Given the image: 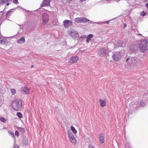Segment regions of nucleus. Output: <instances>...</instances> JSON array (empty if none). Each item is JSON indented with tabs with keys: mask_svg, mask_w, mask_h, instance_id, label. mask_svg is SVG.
<instances>
[{
	"mask_svg": "<svg viewBox=\"0 0 148 148\" xmlns=\"http://www.w3.org/2000/svg\"><path fill=\"white\" fill-rule=\"evenodd\" d=\"M93 37V35L92 34H90L87 37L86 42H88L91 38Z\"/></svg>",
	"mask_w": 148,
	"mask_h": 148,
	"instance_id": "4468645a",
	"label": "nucleus"
},
{
	"mask_svg": "<svg viewBox=\"0 0 148 148\" xmlns=\"http://www.w3.org/2000/svg\"><path fill=\"white\" fill-rule=\"evenodd\" d=\"M147 42L145 41H143L141 42L140 49L142 52H144L148 50V46L147 45Z\"/></svg>",
	"mask_w": 148,
	"mask_h": 148,
	"instance_id": "f03ea898",
	"label": "nucleus"
},
{
	"mask_svg": "<svg viewBox=\"0 0 148 148\" xmlns=\"http://www.w3.org/2000/svg\"><path fill=\"white\" fill-rule=\"evenodd\" d=\"M25 41L24 37H22L20 39L18 40L17 42L18 43L22 44L23 43L25 42Z\"/></svg>",
	"mask_w": 148,
	"mask_h": 148,
	"instance_id": "ddd939ff",
	"label": "nucleus"
},
{
	"mask_svg": "<svg viewBox=\"0 0 148 148\" xmlns=\"http://www.w3.org/2000/svg\"><path fill=\"white\" fill-rule=\"evenodd\" d=\"M1 36H0V41H2V44H3V42H4V41L3 40H1ZM5 42H4V43Z\"/></svg>",
	"mask_w": 148,
	"mask_h": 148,
	"instance_id": "393cba45",
	"label": "nucleus"
},
{
	"mask_svg": "<svg viewBox=\"0 0 148 148\" xmlns=\"http://www.w3.org/2000/svg\"><path fill=\"white\" fill-rule=\"evenodd\" d=\"M75 22L79 23L88 22L89 21V20L84 17L77 18H75Z\"/></svg>",
	"mask_w": 148,
	"mask_h": 148,
	"instance_id": "20e7f679",
	"label": "nucleus"
},
{
	"mask_svg": "<svg viewBox=\"0 0 148 148\" xmlns=\"http://www.w3.org/2000/svg\"><path fill=\"white\" fill-rule=\"evenodd\" d=\"M12 105L14 110L17 111L20 110L22 108V103L20 99H15L13 101Z\"/></svg>",
	"mask_w": 148,
	"mask_h": 148,
	"instance_id": "f257e3e1",
	"label": "nucleus"
},
{
	"mask_svg": "<svg viewBox=\"0 0 148 148\" xmlns=\"http://www.w3.org/2000/svg\"><path fill=\"white\" fill-rule=\"evenodd\" d=\"M99 141L101 143L103 144L104 141V137L102 134H100L99 135Z\"/></svg>",
	"mask_w": 148,
	"mask_h": 148,
	"instance_id": "9b49d317",
	"label": "nucleus"
},
{
	"mask_svg": "<svg viewBox=\"0 0 148 148\" xmlns=\"http://www.w3.org/2000/svg\"><path fill=\"white\" fill-rule=\"evenodd\" d=\"M0 43L1 44H2V41H0Z\"/></svg>",
	"mask_w": 148,
	"mask_h": 148,
	"instance_id": "2f4dec72",
	"label": "nucleus"
},
{
	"mask_svg": "<svg viewBox=\"0 0 148 148\" xmlns=\"http://www.w3.org/2000/svg\"><path fill=\"white\" fill-rule=\"evenodd\" d=\"M0 120L1 122L3 123H5L6 121V120L4 117L1 116L0 117Z\"/></svg>",
	"mask_w": 148,
	"mask_h": 148,
	"instance_id": "a211bd4d",
	"label": "nucleus"
},
{
	"mask_svg": "<svg viewBox=\"0 0 148 148\" xmlns=\"http://www.w3.org/2000/svg\"><path fill=\"white\" fill-rule=\"evenodd\" d=\"M16 115L20 118H22L23 117L22 114L20 112H17Z\"/></svg>",
	"mask_w": 148,
	"mask_h": 148,
	"instance_id": "f3484780",
	"label": "nucleus"
},
{
	"mask_svg": "<svg viewBox=\"0 0 148 148\" xmlns=\"http://www.w3.org/2000/svg\"><path fill=\"white\" fill-rule=\"evenodd\" d=\"M71 129L74 134H75L77 133V131L76 130L74 127L72 126L71 127Z\"/></svg>",
	"mask_w": 148,
	"mask_h": 148,
	"instance_id": "2eb2a0df",
	"label": "nucleus"
},
{
	"mask_svg": "<svg viewBox=\"0 0 148 148\" xmlns=\"http://www.w3.org/2000/svg\"><path fill=\"white\" fill-rule=\"evenodd\" d=\"M78 58L77 56L72 57L70 58L69 61V63L72 64L77 62L78 60Z\"/></svg>",
	"mask_w": 148,
	"mask_h": 148,
	"instance_id": "423d86ee",
	"label": "nucleus"
},
{
	"mask_svg": "<svg viewBox=\"0 0 148 148\" xmlns=\"http://www.w3.org/2000/svg\"><path fill=\"white\" fill-rule=\"evenodd\" d=\"M99 102L100 103V106L101 107H104L106 106V102L105 99H99Z\"/></svg>",
	"mask_w": 148,
	"mask_h": 148,
	"instance_id": "1a4fd4ad",
	"label": "nucleus"
},
{
	"mask_svg": "<svg viewBox=\"0 0 148 148\" xmlns=\"http://www.w3.org/2000/svg\"><path fill=\"white\" fill-rule=\"evenodd\" d=\"M139 35L140 36H141V34H139Z\"/></svg>",
	"mask_w": 148,
	"mask_h": 148,
	"instance_id": "72a5a7b5",
	"label": "nucleus"
},
{
	"mask_svg": "<svg viewBox=\"0 0 148 148\" xmlns=\"http://www.w3.org/2000/svg\"><path fill=\"white\" fill-rule=\"evenodd\" d=\"M146 14V13L144 11H143L141 13V15L143 16H144Z\"/></svg>",
	"mask_w": 148,
	"mask_h": 148,
	"instance_id": "412c9836",
	"label": "nucleus"
},
{
	"mask_svg": "<svg viewBox=\"0 0 148 148\" xmlns=\"http://www.w3.org/2000/svg\"><path fill=\"white\" fill-rule=\"evenodd\" d=\"M50 1L49 0H44L41 6L44 7L49 5L50 4Z\"/></svg>",
	"mask_w": 148,
	"mask_h": 148,
	"instance_id": "f8f14e48",
	"label": "nucleus"
},
{
	"mask_svg": "<svg viewBox=\"0 0 148 148\" xmlns=\"http://www.w3.org/2000/svg\"><path fill=\"white\" fill-rule=\"evenodd\" d=\"M12 13V12L11 11L8 12L6 14V17H9L11 14L10 13Z\"/></svg>",
	"mask_w": 148,
	"mask_h": 148,
	"instance_id": "6ab92c4d",
	"label": "nucleus"
},
{
	"mask_svg": "<svg viewBox=\"0 0 148 148\" xmlns=\"http://www.w3.org/2000/svg\"><path fill=\"white\" fill-rule=\"evenodd\" d=\"M146 6L147 9H148V3H146Z\"/></svg>",
	"mask_w": 148,
	"mask_h": 148,
	"instance_id": "bb28decb",
	"label": "nucleus"
},
{
	"mask_svg": "<svg viewBox=\"0 0 148 148\" xmlns=\"http://www.w3.org/2000/svg\"><path fill=\"white\" fill-rule=\"evenodd\" d=\"M129 58H127L126 60V61L127 62H128V60H129Z\"/></svg>",
	"mask_w": 148,
	"mask_h": 148,
	"instance_id": "c756f323",
	"label": "nucleus"
},
{
	"mask_svg": "<svg viewBox=\"0 0 148 148\" xmlns=\"http://www.w3.org/2000/svg\"><path fill=\"white\" fill-rule=\"evenodd\" d=\"M89 148H94V147L91 145H90L88 147Z\"/></svg>",
	"mask_w": 148,
	"mask_h": 148,
	"instance_id": "b1692460",
	"label": "nucleus"
},
{
	"mask_svg": "<svg viewBox=\"0 0 148 148\" xmlns=\"http://www.w3.org/2000/svg\"><path fill=\"white\" fill-rule=\"evenodd\" d=\"M15 134L16 135L18 136L19 134L18 132V131H16L15 132Z\"/></svg>",
	"mask_w": 148,
	"mask_h": 148,
	"instance_id": "4be33fe9",
	"label": "nucleus"
},
{
	"mask_svg": "<svg viewBox=\"0 0 148 148\" xmlns=\"http://www.w3.org/2000/svg\"><path fill=\"white\" fill-rule=\"evenodd\" d=\"M69 138L70 141L73 144L75 145L76 144V140L72 134H69Z\"/></svg>",
	"mask_w": 148,
	"mask_h": 148,
	"instance_id": "39448f33",
	"label": "nucleus"
},
{
	"mask_svg": "<svg viewBox=\"0 0 148 148\" xmlns=\"http://www.w3.org/2000/svg\"><path fill=\"white\" fill-rule=\"evenodd\" d=\"M126 24H124V27H126Z\"/></svg>",
	"mask_w": 148,
	"mask_h": 148,
	"instance_id": "c85d7f7f",
	"label": "nucleus"
},
{
	"mask_svg": "<svg viewBox=\"0 0 148 148\" xmlns=\"http://www.w3.org/2000/svg\"><path fill=\"white\" fill-rule=\"evenodd\" d=\"M9 1V0H0V4H5Z\"/></svg>",
	"mask_w": 148,
	"mask_h": 148,
	"instance_id": "dca6fc26",
	"label": "nucleus"
},
{
	"mask_svg": "<svg viewBox=\"0 0 148 148\" xmlns=\"http://www.w3.org/2000/svg\"><path fill=\"white\" fill-rule=\"evenodd\" d=\"M9 3H7L6 5H7L8 6L9 5Z\"/></svg>",
	"mask_w": 148,
	"mask_h": 148,
	"instance_id": "7c9ffc66",
	"label": "nucleus"
},
{
	"mask_svg": "<svg viewBox=\"0 0 148 148\" xmlns=\"http://www.w3.org/2000/svg\"><path fill=\"white\" fill-rule=\"evenodd\" d=\"M21 91L25 94H28L30 92V89L27 87H23L22 88V91Z\"/></svg>",
	"mask_w": 148,
	"mask_h": 148,
	"instance_id": "9d476101",
	"label": "nucleus"
},
{
	"mask_svg": "<svg viewBox=\"0 0 148 148\" xmlns=\"http://www.w3.org/2000/svg\"><path fill=\"white\" fill-rule=\"evenodd\" d=\"M12 93L14 95L16 93V91L15 89H12L11 90Z\"/></svg>",
	"mask_w": 148,
	"mask_h": 148,
	"instance_id": "aec40b11",
	"label": "nucleus"
},
{
	"mask_svg": "<svg viewBox=\"0 0 148 148\" xmlns=\"http://www.w3.org/2000/svg\"><path fill=\"white\" fill-rule=\"evenodd\" d=\"M80 1H82V0H80Z\"/></svg>",
	"mask_w": 148,
	"mask_h": 148,
	"instance_id": "c9c22d12",
	"label": "nucleus"
},
{
	"mask_svg": "<svg viewBox=\"0 0 148 148\" xmlns=\"http://www.w3.org/2000/svg\"><path fill=\"white\" fill-rule=\"evenodd\" d=\"M64 25L65 27H68L70 25H72V22L71 21H69L67 20H65L64 21Z\"/></svg>",
	"mask_w": 148,
	"mask_h": 148,
	"instance_id": "6e6552de",
	"label": "nucleus"
},
{
	"mask_svg": "<svg viewBox=\"0 0 148 148\" xmlns=\"http://www.w3.org/2000/svg\"><path fill=\"white\" fill-rule=\"evenodd\" d=\"M34 66L33 65H32L31 66V68H32Z\"/></svg>",
	"mask_w": 148,
	"mask_h": 148,
	"instance_id": "473e14b6",
	"label": "nucleus"
},
{
	"mask_svg": "<svg viewBox=\"0 0 148 148\" xmlns=\"http://www.w3.org/2000/svg\"><path fill=\"white\" fill-rule=\"evenodd\" d=\"M112 58L114 61H117L121 58L120 55L119 53H116L113 55Z\"/></svg>",
	"mask_w": 148,
	"mask_h": 148,
	"instance_id": "0eeeda50",
	"label": "nucleus"
},
{
	"mask_svg": "<svg viewBox=\"0 0 148 148\" xmlns=\"http://www.w3.org/2000/svg\"><path fill=\"white\" fill-rule=\"evenodd\" d=\"M82 0V1H84L83 0Z\"/></svg>",
	"mask_w": 148,
	"mask_h": 148,
	"instance_id": "f704fd0d",
	"label": "nucleus"
},
{
	"mask_svg": "<svg viewBox=\"0 0 148 148\" xmlns=\"http://www.w3.org/2000/svg\"><path fill=\"white\" fill-rule=\"evenodd\" d=\"M14 148H19L18 146H15Z\"/></svg>",
	"mask_w": 148,
	"mask_h": 148,
	"instance_id": "cd10ccee",
	"label": "nucleus"
},
{
	"mask_svg": "<svg viewBox=\"0 0 148 148\" xmlns=\"http://www.w3.org/2000/svg\"><path fill=\"white\" fill-rule=\"evenodd\" d=\"M49 20V16L47 13H44L42 15V23L45 25L47 24Z\"/></svg>",
	"mask_w": 148,
	"mask_h": 148,
	"instance_id": "7ed1b4c3",
	"label": "nucleus"
},
{
	"mask_svg": "<svg viewBox=\"0 0 148 148\" xmlns=\"http://www.w3.org/2000/svg\"><path fill=\"white\" fill-rule=\"evenodd\" d=\"M13 2L15 4H16L18 3V0H13Z\"/></svg>",
	"mask_w": 148,
	"mask_h": 148,
	"instance_id": "5701e85b",
	"label": "nucleus"
},
{
	"mask_svg": "<svg viewBox=\"0 0 148 148\" xmlns=\"http://www.w3.org/2000/svg\"><path fill=\"white\" fill-rule=\"evenodd\" d=\"M140 105H144V103L143 102H141L140 103Z\"/></svg>",
	"mask_w": 148,
	"mask_h": 148,
	"instance_id": "a878e982",
	"label": "nucleus"
}]
</instances>
